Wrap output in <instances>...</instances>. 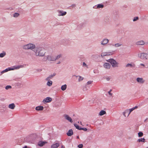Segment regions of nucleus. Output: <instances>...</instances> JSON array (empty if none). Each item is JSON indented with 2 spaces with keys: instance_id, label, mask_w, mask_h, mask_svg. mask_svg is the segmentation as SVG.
<instances>
[{
  "instance_id": "nucleus-55",
  "label": "nucleus",
  "mask_w": 148,
  "mask_h": 148,
  "mask_svg": "<svg viewBox=\"0 0 148 148\" xmlns=\"http://www.w3.org/2000/svg\"><path fill=\"white\" fill-rule=\"evenodd\" d=\"M60 62H58V64H60Z\"/></svg>"
},
{
  "instance_id": "nucleus-26",
  "label": "nucleus",
  "mask_w": 148,
  "mask_h": 148,
  "mask_svg": "<svg viewBox=\"0 0 148 148\" xmlns=\"http://www.w3.org/2000/svg\"><path fill=\"white\" fill-rule=\"evenodd\" d=\"M47 81H48L47 83V85L49 86H51L52 84V82L50 80Z\"/></svg>"
},
{
  "instance_id": "nucleus-6",
  "label": "nucleus",
  "mask_w": 148,
  "mask_h": 148,
  "mask_svg": "<svg viewBox=\"0 0 148 148\" xmlns=\"http://www.w3.org/2000/svg\"><path fill=\"white\" fill-rule=\"evenodd\" d=\"M114 51H113L109 52H102L101 53V56L103 57L104 56L111 55L114 53Z\"/></svg>"
},
{
  "instance_id": "nucleus-47",
  "label": "nucleus",
  "mask_w": 148,
  "mask_h": 148,
  "mask_svg": "<svg viewBox=\"0 0 148 148\" xmlns=\"http://www.w3.org/2000/svg\"><path fill=\"white\" fill-rule=\"evenodd\" d=\"M5 72H4V71L3 70V71H2L0 73V76L1 75L3 74Z\"/></svg>"
},
{
  "instance_id": "nucleus-28",
  "label": "nucleus",
  "mask_w": 148,
  "mask_h": 148,
  "mask_svg": "<svg viewBox=\"0 0 148 148\" xmlns=\"http://www.w3.org/2000/svg\"><path fill=\"white\" fill-rule=\"evenodd\" d=\"M89 86H87V84H86L85 86H84L83 88V90L84 91H86L88 89L87 88H89Z\"/></svg>"
},
{
  "instance_id": "nucleus-43",
  "label": "nucleus",
  "mask_w": 148,
  "mask_h": 148,
  "mask_svg": "<svg viewBox=\"0 0 148 148\" xmlns=\"http://www.w3.org/2000/svg\"><path fill=\"white\" fill-rule=\"evenodd\" d=\"M83 145L82 144H80L78 145V147L79 148H82L83 147Z\"/></svg>"
},
{
  "instance_id": "nucleus-34",
  "label": "nucleus",
  "mask_w": 148,
  "mask_h": 148,
  "mask_svg": "<svg viewBox=\"0 0 148 148\" xmlns=\"http://www.w3.org/2000/svg\"><path fill=\"white\" fill-rule=\"evenodd\" d=\"M6 55V53L5 52H3V53H0V57H3Z\"/></svg>"
},
{
  "instance_id": "nucleus-14",
  "label": "nucleus",
  "mask_w": 148,
  "mask_h": 148,
  "mask_svg": "<svg viewBox=\"0 0 148 148\" xmlns=\"http://www.w3.org/2000/svg\"><path fill=\"white\" fill-rule=\"evenodd\" d=\"M104 7V5L101 4H99L97 5H95L93 7V8L94 9H97L99 8H103Z\"/></svg>"
},
{
  "instance_id": "nucleus-53",
  "label": "nucleus",
  "mask_w": 148,
  "mask_h": 148,
  "mask_svg": "<svg viewBox=\"0 0 148 148\" xmlns=\"http://www.w3.org/2000/svg\"><path fill=\"white\" fill-rule=\"evenodd\" d=\"M65 148L64 147L62 146V148Z\"/></svg>"
},
{
  "instance_id": "nucleus-46",
  "label": "nucleus",
  "mask_w": 148,
  "mask_h": 148,
  "mask_svg": "<svg viewBox=\"0 0 148 148\" xmlns=\"http://www.w3.org/2000/svg\"><path fill=\"white\" fill-rule=\"evenodd\" d=\"M138 108V107L137 106H135V107H133L132 108L133 109V110H134L135 109H136Z\"/></svg>"
},
{
  "instance_id": "nucleus-23",
  "label": "nucleus",
  "mask_w": 148,
  "mask_h": 148,
  "mask_svg": "<svg viewBox=\"0 0 148 148\" xmlns=\"http://www.w3.org/2000/svg\"><path fill=\"white\" fill-rule=\"evenodd\" d=\"M59 145L58 143H56L52 145L51 147V148H57L59 147Z\"/></svg>"
},
{
  "instance_id": "nucleus-3",
  "label": "nucleus",
  "mask_w": 148,
  "mask_h": 148,
  "mask_svg": "<svg viewBox=\"0 0 148 148\" xmlns=\"http://www.w3.org/2000/svg\"><path fill=\"white\" fill-rule=\"evenodd\" d=\"M36 47V46L34 44L31 43L23 45L22 46L23 49H30L33 51L35 49Z\"/></svg>"
},
{
  "instance_id": "nucleus-22",
  "label": "nucleus",
  "mask_w": 148,
  "mask_h": 148,
  "mask_svg": "<svg viewBox=\"0 0 148 148\" xmlns=\"http://www.w3.org/2000/svg\"><path fill=\"white\" fill-rule=\"evenodd\" d=\"M43 109V107L41 106L36 107L35 108L36 110L38 111L42 110Z\"/></svg>"
},
{
  "instance_id": "nucleus-35",
  "label": "nucleus",
  "mask_w": 148,
  "mask_h": 148,
  "mask_svg": "<svg viewBox=\"0 0 148 148\" xmlns=\"http://www.w3.org/2000/svg\"><path fill=\"white\" fill-rule=\"evenodd\" d=\"M74 126L78 130H79V129L81 128V127H80L79 126L76 124H74Z\"/></svg>"
},
{
  "instance_id": "nucleus-52",
  "label": "nucleus",
  "mask_w": 148,
  "mask_h": 148,
  "mask_svg": "<svg viewBox=\"0 0 148 148\" xmlns=\"http://www.w3.org/2000/svg\"><path fill=\"white\" fill-rule=\"evenodd\" d=\"M77 139H79V136H77Z\"/></svg>"
},
{
  "instance_id": "nucleus-29",
  "label": "nucleus",
  "mask_w": 148,
  "mask_h": 148,
  "mask_svg": "<svg viewBox=\"0 0 148 148\" xmlns=\"http://www.w3.org/2000/svg\"><path fill=\"white\" fill-rule=\"evenodd\" d=\"M75 76L76 77H79L78 81L79 82L82 81L84 79L83 77L79 75Z\"/></svg>"
},
{
  "instance_id": "nucleus-13",
  "label": "nucleus",
  "mask_w": 148,
  "mask_h": 148,
  "mask_svg": "<svg viewBox=\"0 0 148 148\" xmlns=\"http://www.w3.org/2000/svg\"><path fill=\"white\" fill-rule=\"evenodd\" d=\"M109 42V40L105 38L101 42V44L102 45H104L108 43Z\"/></svg>"
},
{
  "instance_id": "nucleus-21",
  "label": "nucleus",
  "mask_w": 148,
  "mask_h": 148,
  "mask_svg": "<svg viewBox=\"0 0 148 148\" xmlns=\"http://www.w3.org/2000/svg\"><path fill=\"white\" fill-rule=\"evenodd\" d=\"M15 107V105L14 103L10 104L8 106L9 108L12 109H14Z\"/></svg>"
},
{
  "instance_id": "nucleus-10",
  "label": "nucleus",
  "mask_w": 148,
  "mask_h": 148,
  "mask_svg": "<svg viewBox=\"0 0 148 148\" xmlns=\"http://www.w3.org/2000/svg\"><path fill=\"white\" fill-rule=\"evenodd\" d=\"M47 59L46 60H45V61H46L47 60H48L49 61H54L55 60V57L53 56H51L50 55H48L46 56Z\"/></svg>"
},
{
  "instance_id": "nucleus-19",
  "label": "nucleus",
  "mask_w": 148,
  "mask_h": 148,
  "mask_svg": "<svg viewBox=\"0 0 148 148\" xmlns=\"http://www.w3.org/2000/svg\"><path fill=\"white\" fill-rule=\"evenodd\" d=\"M63 42H64L63 44L64 46H67L69 45V40H62Z\"/></svg>"
},
{
  "instance_id": "nucleus-37",
  "label": "nucleus",
  "mask_w": 148,
  "mask_h": 148,
  "mask_svg": "<svg viewBox=\"0 0 148 148\" xmlns=\"http://www.w3.org/2000/svg\"><path fill=\"white\" fill-rule=\"evenodd\" d=\"M138 136L139 137H141L143 136V133L142 132H140L138 133Z\"/></svg>"
},
{
  "instance_id": "nucleus-25",
  "label": "nucleus",
  "mask_w": 148,
  "mask_h": 148,
  "mask_svg": "<svg viewBox=\"0 0 148 148\" xmlns=\"http://www.w3.org/2000/svg\"><path fill=\"white\" fill-rule=\"evenodd\" d=\"M67 85L66 84H64L61 87V89L63 91L65 90L66 88Z\"/></svg>"
},
{
  "instance_id": "nucleus-27",
  "label": "nucleus",
  "mask_w": 148,
  "mask_h": 148,
  "mask_svg": "<svg viewBox=\"0 0 148 148\" xmlns=\"http://www.w3.org/2000/svg\"><path fill=\"white\" fill-rule=\"evenodd\" d=\"M62 55L61 54H59V55L55 57V60H58L60 58L62 57Z\"/></svg>"
},
{
  "instance_id": "nucleus-41",
  "label": "nucleus",
  "mask_w": 148,
  "mask_h": 148,
  "mask_svg": "<svg viewBox=\"0 0 148 148\" xmlns=\"http://www.w3.org/2000/svg\"><path fill=\"white\" fill-rule=\"evenodd\" d=\"M138 19V17L137 16L135 17L134 18L133 20V21H137Z\"/></svg>"
},
{
  "instance_id": "nucleus-2",
  "label": "nucleus",
  "mask_w": 148,
  "mask_h": 148,
  "mask_svg": "<svg viewBox=\"0 0 148 148\" xmlns=\"http://www.w3.org/2000/svg\"><path fill=\"white\" fill-rule=\"evenodd\" d=\"M26 66V64H24L23 65H15L12 66L11 67L5 69L3 71L5 73L9 71L18 69L20 68L24 67Z\"/></svg>"
},
{
  "instance_id": "nucleus-7",
  "label": "nucleus",
  "mask_w": 148,
  "mask_h": 148,
  "mask_svg": "<svg viewBox=\"0 0 148 148\" xmlns=\"http://www.w3.org/2000/svg\"><path fill=\"white\" fill-rule=\"evenodd\" d=\"M58 13V16H64L67 13L66 12L64 11L63 10H57Z\"/></svg>"
},
{
  "instance_id": "nucleus-31",
  "label": "nucleus",
  "mask_w": 148,
  "mask_h": 148,
  "mask_svg": "<svg viewBox=\"0 0 148 148\" xmlns=\"http://www.w3.org/2000/svg\"><path fill=\"white\" fill-rule=\"evenodd\" d=\"M145 139L144 138H141L140 139H138V141L139 142H145Z\"/></svg>"
},
{
  "instance_id": "nucleus-4",
  "label": "nucleus",
  "mask_w": 148,
  "mask_h": 148,
  "mask_svg": "<svg viewBox=\"0 0 148 148\" xmlns=\"http://www.w3.org/2000/svg\"><path fill=\"white\" fill-rule=\"evenodd\" d=\"M107 61L110 63L112 66L113 68L118 67L119 64L116 61L113 59H110Z\"/></svg>"
},
{
  "instance_id": "nucleus-12",
  "label": "nucleus",
  "mask_w": 148,
  "mask_h": 148,
  "mask_svg": "<svg viewBox=\"0 0 148 148\" xmlns=\"http://www.w3.org/2000/svg\"><path fill=\"white\" fill-rule=\"evenodd\" d=\"M56 75V73H53V74L50 75L49 76H48V77L46 78L45 79L46 80H49L51 79H52L53 77L55 76Z\"/></svg>"
},
{
  "instance_id": "nucleus-16",
  "label": "nucleus",
  "mask_w": 148,
  "mask_h": 148,
  "mask_svg": "<svg viewBox=\"0 0 148 148\" xmlns=\"http://www.w3.org/2000/svg\"><path fill=\"white\" fill-rule=\"evenodd\" d=\"M103 66L105 68L108 69L110 68L111 66L109 63H106L104 64Z\"/></svg>"
},
{
  "instance_id": "nucleus-18",
  "label": "nucleus",
  "mask_w": 148,
  "mask_h": 148,
  "mask_svg": "<svg viewBox=\"0 0 148 148\" xmlns=\"http://www.w3.org/2000/svg\"><path fill=\"white\" fill-rule=\"evenodd\" d=\"M136 44L137 45H143L145 44V42L143 40L137 41L136 43Z\"/></svg>"
},
{
  "instance_id": "nucleus-51",
  "label": "nucleus",
  "mask_w": 148,
  "mask_h": 148,
  "mask_svg": "<svg viewBox=\"0 0 148 148\" xmlns=\"http://www.w3.org/2000/svg\"><path fill=\"white\" fill-rule=\"evenodd\" d=\"M95 55H92V57L93 58H94V57H95Z\"/></svg>"
},
{
  "instance_id": "nucleus-48",
  "label": "nucleus",
  "mask_w": 148,
  "mask_h": 148,
  "mask_svg": "<svg viewBox=\"0 0 148 148\" xmlns=\"http://www.w3.org/2000/svg\"><path fill=\"white\" fill-rule=\"evenodd\" d=\"M140 65L143 66V68L145 66V65L143 64H140Z\"/></svg>"
},
{
  "instance_id": "nucleus-36",
  "label": "nucleus",
  "mask_w": 148,
  "mask_h": 148,
  "mask_svg": "<svg viewBox=\"0 0 148 148\" xmlns=\"http://www.w3.org/2000/svg\"><path fill=\"white\" fill-rule=\"evenodd\" d=\"M128 110H129V112H128L129 113L127 116H129V115L130 114V113H131V112L134 110H133V109L132 108H131L130 109H128Z\"/></svg>"
},
{
  "instance_id": "nucleus-8",
  "label": "nucleus",
  "mask_w": 148,
  "mask_h": 148,
  "mask_svg": "<svg viewBox=\"0 0 148 148\" xmlns=\"http://www.w3.org/2000/svg\"><path fill=\"white\" fill-rule=\"evenodd\" d=\"M52 100V99L51 98L49 97H47L43 100V102L45 103H49L51 102Z\"/></svg>"
},
{
  "instance_id": "nucleus-57",
  "label": "nucleus",
  "mask_w": 148,
  "mask_h": 148,
  "mask_svg": "<svg viewBox=\"0 0 148 148\" xmlns=\"http://www.w3.org/2000/svg\"><path fill=\"white\" fill-rule=\"evenodd\" d=\"M80 124L81 125H82V122H80Z\"/></svg>"
},
{
  "instance_id": "nucleus-1",
  "label": "nucleus",
  "mask_w": 148,
  "mask_h": 148,
  "mask_svg": "<svg viewBox=\"0 0 148 148\" xmlns=\"http://www.w3.org/2000/svg\"><path fill=\"white\" fill-rule=\"evenodd\" d=\"M36 56L39 57H43L45 56L46 52L44 51L43 48L42 47H36L34 50Z\"/></svg>"
},
{
  "instance_id": "nucleus-5",
  "label": "nucleus",
  "mask_w": 148,
  "mask_h": 148,
  "mask_svg": "<svg viewBox=\"0 0 148 148\" xmlns=\"http://www.w3.org/2000/svg\"><path fill=\"white\" fill-rule=\"evenodd\" d=\"M138 56L141 59H148V54L144 53H141L138 54Z\"/></svg>"
},
{
  "instance_id": "nucleus-44",
  "label": "nucleus",
  "mask_w": 148,
  "mask_h": 148,
  "mask_svg": "<svg viewBox=\"0 0 148 148\" xmlns=\"http://www.w3.org/2000/svg\"><path fill=\"white\" fill-rule=\"evenodd\" d=\"M108 93L109 95V97H112V95H113L112 93H111L110 92H108Z\"/></svg>"
},
{
  "instance_id": "nucleus-17",
  "label": "nucleus",
  "mask_w": 148,
  "mask_h": 148,
  "mask_svg": "<svg viewBox=\"0 0 148 148\" xmlns=\"http://www.w3.org/2000/svg\"><path fill=\"white\" fill-rule=\"evenodd\" d=\"M125 66L126 67H130L131 68H135V65L134 63L132 64H127Z\"/></svg>"
},
{
  "instance_id": "nucleus-45",
  "label": "nucleus",
  "mask_w": 148,
  "mask_h": 148,
  "mask_svg": "<svg viewBox=\"0 0 148 148\" xmlns=\"http://www.w3.org/2000/svg\"><path fill=\"white\" fill-rule=\"evenodd\" d=\"M83 66L87 67V65H86V63L85 62H83Z\"/></svg>"
},
{
  "instance_id": "nucleus-54",
  "label": "nucleus",
  "mask_w": 148,
  "mask_h": 148,
  "mask_svg": "<svg viewBox=\"0 0 148 148\" xmlns=\"http://www.w3.org/2000/svg\"><path fill=\"white\" fill-rule=\"evenodd\" d=\"M147 119H146L145 120V121H147Z\"/></svg>"
},
{
  "instance_id": "nucleus-32",
  "label": "nucleus",
  "mask_w": 148,
  "mask_h": 148,
  "mask_svg": "<svg viewBox=\"0 0 148 148\" xmlns=\"http://www.w3.org/2000/svg\"><path fill=\"white\" fill-rule=\"evenodd\" d=\"M129 112V110H126L124 112H123V114L125 117L126 116V114L128 113Z\"/></svg>"
},
{
  "instance_id": "nucleus-9",
  "label": "nucleus",
  "mask_w": 148,
  "mask_h": 148,
  "mask_svg": "<svg viewBox=\"0 0 148 148\" xmlns=\"http://www.w3.org/2000/svg\"><path fill=\"white\" fill-rule=\"evenodd\" d=\"M64 117L65 119L68 120L71 123L73 122V121L71 118L68 115L65 114H64Z\"/></svg>"
},
{
  "instance_id": "nucleus-33",
  "label": "nucleus",
  "mask_w": 148,
  "mask_h": 148,
  "mask_svg": "<svg viewBox=\"0 0 148 148\" xmlns=\"http://www.w3.org/2000/svg\"><path fill=\"white\" fill-rule=\"evenodd\" d=\"M19 14L18 13L15 12L13 15V16L14 17H17L19 16Z\"/></svg>"
},
{
  "instance_id": "nucleus-58",
  "label": "nucleus",
  "mask_w": 148,
  "mask_h": 148,
  "mask_svg": "<svg viewBox=\"0 0 148 148\" xmlns=\"http://www.w3.org/2000/svg\"><path fill=\"white\" fill-rule=\"evenodd\" d=\"M147 148H148V147H147Z\"/></svg>"
},
{
  "instance_id": "nucleus-15",
  "label": "nucleus",
  "mask_w": 148,
  "mask_h": 148,
  "mask_svg": "<svg viewBox=\"0 0 148 148\" xmlns=\"http://www.w3.org/2000/svg\"><path fill=\"white\" fill-rule=\"evenodd\" d=\"M47 142L46 141H40L38 143V145L40 147H42Z\"/></svg>"
},
{
  "instance_id": "nucleus-38",
  "label": "nucleus",
  "mask_w": 148,
  "mask_h": 148,
  "mask_svg": "<svg viewBox=\"0 0 148 148\" xmlns=\"http://www.w3.org/2000/svg\"><path fill=\"white\" fill-rule=\"evenodd\" d=\"M107 81H109L111 79V77H107L104 78Z\"/></svg>"
},
{
  "instance_id": "nucleus-11",
  "label": "nucleus",
  "mask_w": 148,
  "mask_h": 148,
  "mask_svg": "<svg viewBox=\"0 0 148 148\" xmlns=\"http://www.w3.org/2000/svg\"><path fill=\"white\" fill-rule=\"evenodd\" d=\"M137 82L140 84H143L145 82L144 80L142 78L137 77L136 79Z\"/></svg>"
},
{
  "instance_id": "nucleus-42",
  "label": "nucleus",
  "mask_w": 148,
  "mask_h": 148,
  "mask_svg": "<svg viewBox=\"0 0 148 148\" xmlns=\"http://www.w3.org/2000/svg\"><path fill=\"white\" fill-rule=\"evenodd\" d=\"M92 81H89L87 82V83L86 84H87V86H88V85L92 84Z\"/></svg>"
},
{
  "instance_id": "nucleus-49",
  "label": "nucleus",
  "mask_w": 148,
  "mask_h": 148,
  "mask_svg": "<svg viewBox=\"0 0 148 148\" xmlns=\"http://www.w3.org/2000/svg\"><path fill=\"white\" fill-rule=\"evenodd\" d=\"M27 146H25V147L23 148H27Z\"/></svg>"
},
{
  "instance_id": "nucleus-39",
  "label": "nucleus",
  "mask_w": 148,
  "mask_h": 148,
  "mask_svg": "<svg viewBox=\"0 0 148 148\" xmlns=\"http://www.w3.org/2000/svg\"><path fill=\"white\" fill-rule=\"evenodd\" d=\"M11 88H12V87H11V86H9V85H8V86H6L5 87V89L6 90H8L9 89Z\"/></svg>"
},
{
  "instance_id": "nucleus-50",
  "label": "nucleus",
  "mask_w": 148,
  "mask_h": 148,
  "mask_svg": "<svg viewBox=\"0 0 148 148\" xmlns=\"http://www.w3.org/2000/svg\"><path fill=\"white\" fill-rule=\"evenodd\" d=\"M112 91V90L111 89L108 92H111Z\"/></svg>"
},
{
  "instance_id": "nucleus-40",
  "label": "nucleus",
  "mask_w": 148,
  "mask_h": 148,
  "mask_svg": "<svg viewBox=\"0 0 148 148\" xmlns=\"http://www.w3.org/2000/svg\"><path fill=\"white\" fill-rule=\"evenodd\" d=\"M83 130L84 131L86 132L87 131V129L86 128H81L79 129V130Z\"/></svg>"
},
{
  "instance_id": "nucleus-20",
  "label": "nucleus",
  "mask_w": 148,
  "mask_h": 148,
  "mask_svg": "<svg viewBox=\"0 0 148 148\" xmlns=\"http://www.w3.org/2000/svg\"><path fill=\"white\" fill-rule=\"evenodd\" d=\"M68 136H71L73 134V132L72 130L71 129L69 130L66 133Z\"/></svg>"
},
{
  "instance_id": "nucleus-56",
  "label": "nucleus",
  "mask_w": 148,
  "mask_h": 148,
  "mask_svg": "<svg viewBox=\"0 0 148 148\" xmlns=\"http://www.w3.org/2000/svg\"><path fill=\"white\" fill-rule=\"evenodd\" d=\"M75 5H72V6H75Z\"/></svg>"
},
{
  "instance_id": "nucleus-24",
  "label": "nucleus",
  "mask_w": 148,
  "mask_h": 148,
  "mask_svg": "<svg viewBox=\"0 0 148 148\" xmlns=\"http://www.w3.org/2000/svg\"><path fill=\"white\" fill-rule=\"evenodd\" d=\"M106 114V112L105 111L102 110L99 113V115L100 116H102Z\"/></svg>"
},
{
  "instance_id": "nucleus-30",
  "label": "nucleus",
  "mask_w": 148,
  "mask_h": 148,
  "mask_svg": "<svg viewBox=\"0 0 148 148\" xmlns=\"http://www.w3.org/2000/svg\"><path fill=\"white\" fill-rule=\"evenodd\" d=\"M122 45V44H120L119 43H116V44H113V45H112L113 46H115V47H119L121 46Z\"/></svg>"
}]
</instances>
